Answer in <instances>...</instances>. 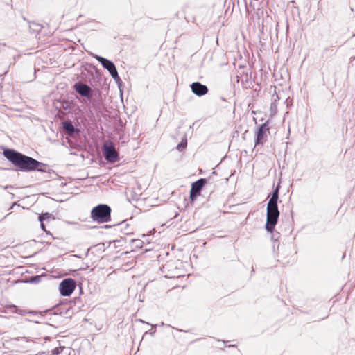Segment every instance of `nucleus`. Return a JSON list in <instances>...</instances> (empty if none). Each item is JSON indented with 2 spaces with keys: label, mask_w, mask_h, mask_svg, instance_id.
Wrapping results in <instances>:
<instances>
[{
  "label": "nucleus",
  "mask_w": 355,
  "mask_h": 355,
  "mask_svg": "<svg viewBox=\"0 0 355 355\" xmlns=\"http://www.w3.org/2000/svg\"><path fill=\"white\" fill-rule=\"evenodd\" d=\"M40 227H41V229L44 231L47 234H50L51 235V232H48L46 230V227L44 224V221L42 220V221H40Z\"/></svg>",
  "instance_id": "412c9836"
},
{
  "label": "nucleus",
  "mask_w": 355,
  "mask_h": 355,
  "mask_svg": "<svg viewBox=\"0 0 355 355\" xmlns=\"http://www.w3.org/2000/svg\"><path fill=\"white\" fill-rule=\"evenodd\" d=\"M94 58L101 64L103 68L106 69L109 71L112 78L119 84L121 80L119 76L118 71L114 63L112 61L98 55H95Z\"/></svg>",
  "instance_id": "423d86ee"
},
{
  "label": "nucleus",
  "mask_w": 355,
  "mask_h": 355,
  "mask_svg": "<svg viewBox=\"0 0 355 355\" xmlns=\"http://www.w3.org/2000/svg\"><path fill=\"white\" fill-rule=\"evenodd\" d=\"M76 272V270H71L70 274L72 275H74V274Z\"/></svg>",
  "instance_id": "b1692460"
},
{
  "label": "nucleus",
  "mask_w": 355,
  "mask_h": 355,
  "mask_svg": "<svg viewBox=\"0 0 355 355\" xmlns=\"http://www.w3.org/2000/svg\"><path fill=\"white\" fill-rule=\"evenodd\" d=\"M198 196H199L190 192L189 193V199H190L191 202H193L196 200Z\"/></svg>",
  "instance_id": "aec40b11"
},
{
  "label": "nucleus",
  "mask_w": 355,
  "mask_h": 355,
  "mask_svg": "<svg viewBox=\"0 0 355 355\" xmlns=\"http://www.w3.org/2000/svg\"><path fill=\"white\" fill-rule=\"evenodd\" d=\"M15 308V312L21 315H25L26 314H31L33 315H38L40 318H42L46 314H47V312L51 311V310H45L44 311H28L24 309H21L17 307L16 306H14Z\"/></svg>",
  "instance_id": "9b49d317"
},
{
  "label": "nucleus",
  "mask_w": 355,
  "mask_h": 355,
  "mask_svg": "<svg viewBox=\"0 0 355 355\" xmlns=\"http://www.w3.org/2000/svg\"><path fill=\"white\" fill-rule=\"evenodd\" d=\"M52 214L49 213V212H45V213H42L39 217H38V220L39 221H42V220H46L47 219H49L51 217Z\"/></svg>",
  "instance_id": "dca6fc26"
},
{
  "label": "nucleus",
  "mask_w": 355,
  "mask_h": 355,
  "mask_svg": "<svg viewBox=\"0 0 355 355\" xmlns=\"http://www.w3.org/2000/svg\"><path fill=\"white\" fill-rule=\"evenodd\" d=\"M40 281V277L39 275L31 276L29 282L31 283H38Z\"/></svg>",
  "instance_id": "6ab92c4d"
},
{
  "label": "nucleus",
  "mask_w": 355,
  "mask_h": 355,
  "mask_svg": "<svg viewBox=\"0 0 355 355\" xmlns=\"http://www.w3.org/2000/svg\"><path fill=\"white\" fill-rule=\"evenodd\" d=\"M62 128L67 135L72 137L78 133V130L73 126L72 122L69 120L62 123Z\"/></svg>",
  "instance_id": "f8f14e48"
},
{
  "label": "nucleus",
  "mask_w": 355,
  "mask_h": 355,
  "mask_svg": "<svg viewBox=\"0 0 355 355\" xmlns=\"http://www.w3.org/2000/svg\"><path fill=\"white\" fill-rule=\"evenodd\" d=\"M3 156L12 166L16 167V171L46 172L47 164L41 162L33 157L26 155L15 149L5 148L3 150Z\"/></svg>",
  "instance_id": "f257e3e1"
},
{
  "label": "nucleus",
  "mask_w": 355,
  "mask_h": 355,
  "mask_svg": "<svg viewBox=\"0 0 355 355\" xmlns=\"http://www.w3.org/2000/svg\"><path fill=\"white\" fill-rule=\"evenodd\" d=\"M138 321H139L140 322H142V323H146L145 321H144L143 320L141 319H139Z\"/></svg>",
  "instance_id": "a878e982"
},
{
  "label": "nucleus",
  "mask_w": 355,
  "mask_h": 355,
  "mask_svg": "<svg viewBox=\"0 0 355 355\" xmlns=\"http://www.w3.org/2000/svg\"><path fill=\"white\" fill-rule=\"evenodd\" d=\"M187 139L186 136H184V137L182 139V141L178 144L177 149L181 152L187 148Z\"/></svg>",
  "instance_id": "2eb2a0df"
},
{
  "label": "nucleus",
  "mask_w": 355,
  "mask_h": 355,
  "mask_svg": "<svg viewBox=\"0 0 355 355\" xmlns=\"http://www.w3.org/2000/svg\"><path fill=\"white\" fill-rule=\"evenodd\" d=\"M269 130H270L269 120H268L265 123L259 125L257 128L255 133H254V145H255V146L263 144V143L266 141L267 133L269 132Z\"/></svg>",
  "instance_id": "0eeeda50"
},
{
  "label": "nucleus",
  "mask_w": 355,
  "mask_h": 355,
  "mask_svg": "<svg viewBox=\"0 0 355 355\" xmlns=\"http://www.w3.org/2000/svg\"><path fill=\"white\" fill-rule=\"evenodd\" d=\"M190 87L192 92L198 96H202L209 92L207 86L200 82H193L190 85Z\"/></svg>",
  "instance_id": "1a4fd4ad"
},
{
  "label": "nucleus",
  "mask_w": 355,
  "mask_h": 355,
  "mask_svg": "<svg viewBox=\"0 0 355 355\" xmlns=\"http://www.w3.org/2000/svg\"><path fill=\"white\" fill-rule=\"evenodd\" d=\"M125 221L124 220V221L121 222V223H119V225H123V223H125Z\"/></svg>",
  "instance_id": "c85d7f7f"
},
{
  "label": "nucleus",
  "mask_w": 355,
  "mask_h": 355,
  "mask_svg": "<svg viewBox=\"0 0 355 355\" xmlns=\"http://www.w3.org/2000/svg\"><path fill=\"white\" fill-rule=\"evenodd\" d=\"M11 187H12L11 185H7V186L4 187V189H7L8 188H11Z\"/></svg>",
  "instance_id": "393cba45"
},
{
  "label": "nucleus",
  "mask_w": 355,
  "mask_h": 355,
  "mask_svg": "<svg viewBox=\"0 0 355 355\" xmlns=\"http://www.w3.org/2000/svg\"><path fill=\"white\" fill-rule=\"evenodd\" d=\"M73 89L78 95L84 98L82 102L87 103L89 101L94 107L101 104L102 94L98 89H93L89 85L81 81L75 83Z\"/></svg>",
  "instance_id": "f03ea898"
},
{
  "label": "nucleus",
  "mask_w": 355,
  "mask_h": 355,
  "mask_svg": "<svg viewBox=\"0 0 355 355\" xmlns=\"http://www.w3.org/2000/svg\"><path fill=\"white\" fill-rule=\"evenodd\" d=\"M280 212L278 209V202L268 201L266 208V230L272 232L277 224Z\"/></svg>",
  "instance_id": "7ed1b4c3"
},
{
  "label": "nucleus",
  "mask_w": 355,
  "mask_h": 355,
  "mask_svg": "<svg viewBox=\"0 0 355 355\" xmlns=\"http://www.w3.org/2000/svg\"><path fill=\"white\" fill-rule=\"evenodd\" d=\"M128 224H126V225H125V228H128Z\"/></svg>",
  "instance_id": "c756f323"
},
{
  "label": "nucleus",
  "mask_w": 355,
  "mask_h": 355,
  "mask_svg": "<svg viewBox=\"0 0 355 355\" xmlns=\"http://www.w3.org/2000/svg\"><path fill=\"white\" fill-rule=\"evenodd\" d=\"M76 287V282L72 278L64 279L59 284V291L62 296H70Z\"/></svg>",
  "instance_id": "6e6552de"
},
{
  "label": "nucleus",
  "mask_w": 355,
  "mask_h": 355,
  "mask_svg": "<svg viewBox=\"0 0 355 355\" xmlns=\"http://www.w3.org/2000/svg\"><path fill=\"white\" fill-rule=\"evenodd\" d=\"M280 189H281V180H279L277 184L274 188L268 201L278 202Z\"/></svg>",
  "instance_id": "4468645a"
},
{
  "label": "nucleus",
  "mask_w": 355,
  "mask_h": 355,
  "mask_svg": "<svg viewBox=\"0 0 355 355\" xmlns=\"http://www.w3.org/2000/svg\"><path fill=\"white\" fill-rule=\"evenodd\" d=\"M111 207L106 204H99L92 208L91 218L98 223H107L111 220Z\"/></svg>",
  "instance_id": "20e7f679"
},
{
  "label": "nucleus",
  "mask_w": 355,
  "mask_h": 355,
  "mask_svg": "<svg viewBox=\"0 0 355 355\" xmlns=\"http://www.w3.org/2000/svg\"><path fill=\"white\" fill-rule=\"evenodd\" d=\"M206 178H200L191 184L190 192L200 196L203 187L207 184Z\"/></svg>",
  "instance_id": "9d476101"
},
{
  "label": "nucleus",
  "mask_w": 355,
  "mask_h": 355,
  "mask_svg": "<svg viewBox=\"0 0 355 355\" xmlns=\"http://www.w3.org/2000/svg\"><path fill=\"white\" fill-rule=\"evenodd\" d=\"M49 310H51V311L47 312V313H50L51 315H60L65 317H67L68 313L69 311V309H64L62 306H55L53 309H49Z\"/></svg>",
  "instance_id": "ddd939ff"
},
{
  "label": "nucleus",
  "mask_w": 355,
  "mask_h": 355,
  "mask_svg": "<svg viewBox=\"0 0 355 355\" xmlns=\"http://www.w3.org/2000/svg\"><path fill=\"white\" fill-rule=\"evenodd\" d=\"M125 234H131V232H128V231H126V232H125Z\"/></svg>",
  "instance_id": "cd10ccee"
},
{
  "label": "nucleus",
  "mask_w": 355,
  "mask_h": 355,
  "mask_svg": "<svg viewBox=\"0 0 355 355\" xmlns=\"http://www.w3.org/2000/svg\"><path fill=\"white\" fill-rule=\"evenodd\" d=\"M131 242L136 248H141L144 245V242L140 239H131Z\"/></svg>",
  "instance_id": "f3484780"
},
{
  "label": "nucleus",
  "mask_w": 355,
  "mask_h": 355,
  "mask_svg": "<svg viewBox=\"0 0 355 355\" xmlns=\"http://www.w3.org/2000/svg\"><path fill=\"white\" fill-rule=\"evenodd\" d=\"M155 333V330L150 329L149 331H146L145 334H150L151 336H153Z\"/></svg>",
  "instance_id": "5701e85b"
},
{
  "label": "nucleus",
  "mask_w": 355,
  "mask_h": 355,
  "mask_svg": "<svg viewBox=\"0 0 355 355\" xmlns=\"http://www.w3.org/2000/svg\"><path fill=\"white\" fill-rule=\"evenodd\" d=\"M35 323H40L39 321H34Z\"/></svg>",
  "instance_id": "7c9ffc66"
},
{
  "label": "nucleus",
  "mask_w": 355,
  "mask_h": 355,
  "mask_svg": "<svg viewBox=\"0 0 355 355\" xmlns=\"http://www.w3.org/2000/svg\"><path fill=\"white\" fill-rule=\"evenodd\" d=\"M227 347H235V345H229Z\"/></svg>",
  "instance_id": "bb28decb"
},
{
  "label": "nucleus",
  "mask_w": 355,
  "mask_h": 355,
  "mask_svg": "<svg viewBox=\"0 0 355 355\" xmlns=\"http://www.w3.org/2000/svg\"><path fill=\"white\" fill-rule=\"evenodd\" d=\"M245 78H245V80H241V84H242L244 87H250V85H248V75H247V74H246V76H245Z\"/></svg>",
  "instance_id": "4be33fe9"
},
{
  "label": "nucleus",
  "mask_w": 355,
  "mask_h": 355,
  "mask_svg": "<svg viewBox=\"0 0 355 355\" xmlns=\"http://www.w3.org/2000/svg\"><path fill=\"white\" fill-rule=\"evenodd\" d=\"M61 107L65 110H69L71 108V103L68 101L61 102Z\"/></svg>",
  "instance_id": "a211bd4d"
},
{
  "label": "nucleus",
  "mask_w": 355,
  "mask_h": 355,
  "mask_svg": "<svg viewBox=\"0 0 355 355\" xmlns=\"http://www.w3.org/2000/svg\"><path fill=\"white\" fill-rule=\"evenodd\" d=\"M102 153L107 163L114 164L120 159L119 153L116 150L114 144L110 141L104 142Z\"/></svg>",
  "instance_id": "39448f33"
}]
</instances>
